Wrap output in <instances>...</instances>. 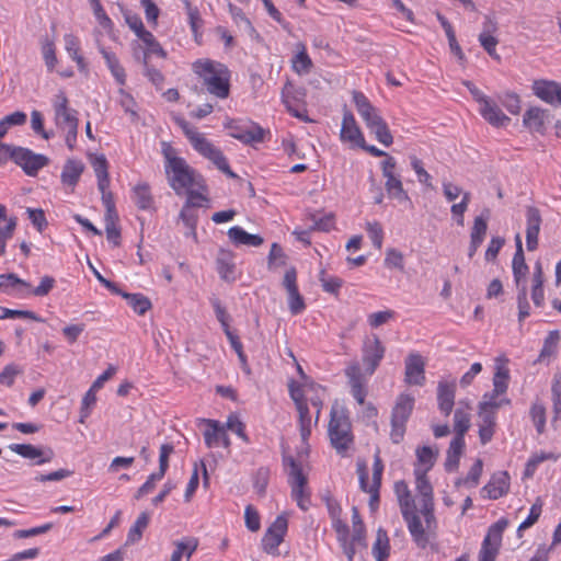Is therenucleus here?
<instances>
[{
	"label": "nucleus",
	"mask_w": 561,
	"mask_h": 561,
	"mask_svg": "<svg viewBox=\"0 0 561 561\" xmlns=\"http://www.w3.org/2000/svg\"><path fill=\"white\" fill-rule=\"evenodd\" d=\"M560 339L561 334L558 330L550 331L543 341V346L540 351L537 362L549 363L551 357H553L557 352Z\"/></svg>",
	"instance_id": "obj_42"
},
{
	"label": "nucleus",
	"mask_w": 561,
	"mask_h": 561,
	"mask_svg": "<svg viewBox=\"0 0 561 561\" xmlns=\"http://www.w3.org/2000/svg\"><path fill=\"white\" fill-rule=\"evenodd\" d=\"M165 172L170 186L178 195L184 194V190L194 185H202L203 176L192 169L184 159L165 152Z\"/></svg>",
	"instance_id": "obj_4"
},
{
	"label": "nucleus",
	"mask_w": 561,
	"mask_h": 561,
	"mask_svg": "<svg viewBox=\"0 0 561 561\" xmlns=\"http://www.w3.org/2000/svg\"><path fill=\"white\" fill-rule=\"evenodd\" d=\"M205 191L204 181L202 185H194L184 190V194L187 195L186 207H198L202 205V202H206L207 198L203 194Z\"/></svg>",
	"instance_id": "obj_53"
},
{
	"label": "nucleus",
	"mask_w": 561,
	"mask_h": 561,
	"mask_svg": "<svg viewBox=\"0 0 561 561\" xmlns=\"http://www.w3.org/2000/svg\"><path fill=\"white\" fill-rule=\"evenodd\" d=\"M65 49L71 59L77 64L80 71L87 70L84 58L80 54V42L77 36L71 33L64 35Z\"/></svg>",
	"instance_id": "obj_37"
},
{
	"label": "nucleus",
	"mask_w": 561,
	"mask_h": 561,
	"mask_svg": "<svg viewBox=\"0 0 561 561\" xmlns=\"http://www.w3.org/2000/svg\"><path fill=\"white\" fill-rule=\"evenodd\" d=\"M345 375L348 379L352 396L358 404L365 405L363 411L364 416L367 419H375L378 411L374 404L365 403V398L367 396V379L362 373L359 365L357 363L351 364L345 369Z\"/></svg>",
	"instance_id": "obj_10"
},
{
	"label": "nucleus",
	"mask_w": 561,
	"mask_h": 561,
	"mask_svg": "<svg viewBox=\"0 0 561 561\" xmlns=\"http://www.w3.org/2000/svg\"><path fill=\"white\" fill-rule=\"evenodd\" d=\"M283 286L288 295L289 311L293 314H299L305 310L306 305L297 287V273L294 267H290L286 271L283 279Z\"/></svg>",
	"instance_id": "obj_17"
},
{
	"label": "nucleus",
	"mask_w": 561,
	"mask_h": 561,
	"mask_svg": "<svg viewBox=\"0 0 561 561\" xmlns=\"http://www.w3.org/2000/svg\"><path fill=\"white\" fill-rule=\"evenodd\" d=\"M510 488V477L507 472L495 473L490 482L482 489L483 493L492 500L503 496Z\"/></svg>",
	"instance_id": "obj_31"
},
{
	"label": "nucleus",
	"mask_w": 561,
	"mask_h": 561,
	"mask_svg": "<svg viewBox=\"0 0 561 561\" xmlns=\"http://www.w3.org/2000/svg\"><path fill=\"white\" fill-rule=\"evenodd\" d=\"M207 430L204 432V438L206 445L211 448L222 443L225 447L230 446V439L226 434L224 425H220L218 421L209 420L207 422Z\"/></svg>",
	"instance_id": "obj_29"
},
{
	"label": "nucleus",
	"mask_w": 561,
	"mask_h": 561,
	"mask_svg": "<svg viewBox=\"0 0 561 561\" xmlns=\"http://www.w3.org/2000/svg\"><path fill=\"white\" fill-rule=\"evenodd\" d=\"M352 523L353 534L351 537L348 536V546H353L355 553L358 547L365 546V527L356 506H353L352 508Z\"/></svg>",
	"instance_id": "obj_36"
},
{
	"label": "nucleus",
	"mask_w": 561,
	"mask_h": 561,
	"mask_svg": "<svg viewBox=\"0 0 561 561\" xmlns=\"http://www.w3.org/2000/svg\"><path fill=\"white\" fill-rule=\"evenodd\" d=\"M530 416L538 433H542L546 426V408L540 402H535L530 408Z\"/></svg>",
	"instance_id": "obj_57"
},
{
	"label": "nucleus",
	"mask_w": 561,
	"mask_h": 561,
	"mask_svg": "<svg viewBox=\"0 0 561 561\" xmlns=\"http://www.w3.org/2000/svg\"><path fill=\"white\" fill-rule=\"evenodd\" d=\"M541 222L539 209L535 206H528L526 208V245L528 251H535L538 247Z\"/></svg>",
	"instance_id": "obj_26"
},
{
	"label": "nucleus",
	"mask_w": 561,
	"mask_h": 561,
	"mask_svg": "<svg viewBox=\"0 0 561 561\" xmlns=\"http://www.w3.org/2000/svg\"><path fill=\"white\" fill-rule=\"evenodd\" d=\"M389 538L386 530L379 528L377 530L376 540L373 546V554L376 561H386L389 557Z\"/></svg>",
	"instance_id": "obj_45"
},
{
	"label": "nucleus",
	"mask_w": 561,
	"mask_h": 561,
	"mask_svg": "<svg viewBox=\"0 0 561 561\" xmlns=\"http://www.w3.org/2000/svg\"><path fill=\"white\" fill-rule=\"evenodd\" d=\"M456 379L442 378L437 383V404L439 411L448 416L455 404Z\"/></svg>",
	"instance_id": "obj_22"
},
{
	"label": "nucleus",
	"mask_w": 561,
	"mask_h": 561,
	"mask_svg": "<svg viewBox=\"0 0 561 561\" xmlns=\"http://www.w3.org/2000/svg\"><path fill=\"white\" fill-rule=\"evenodd\" d=\"M394 492L402 515H407L412 511H416L415 501L411 495L408 484L404 481H397L394 483Z\"/></svg>",
	"instance_id": "obj_34"
},
{
	"label": "nucleus",
	"mask_w": 561,
	"mask_h": 561,
	"mask_svg": "<svg viewBox=\"0 0 561 561\" xmlns=\"http://www.w3.org/2000/svg\"><path fill=\"white\" fill-rule=\"evenodd\" d=\"M402 516L408 524L409 531L411 533L414 541L419 546L425 547L428 539L425 535V529L421 523V519L416 515V511H412L409 514Z\"/></svg>",
	"instance_id": "obj_35"
},
{
	"label": "nucleus",
	"mask_w": 561,
	"mask_h": 561,
	"mask_svg": "<svg viewBox=\"0 0 561 561\" xmlns=\"http://www.w3.org/2000/svg\"><path fill=\"white\" fill-rule=\"evenodd\" d=\"M295 88L290 82H287L283 90H282V100L283 103L286 105L287 110L295 116L305 121H308L307 117H304L301 113H299L297 110H295L291 106V100L295 98Z\"/></svg>",
	"instance_id": "obj_61"
},
{
	"label": "nucleus",
	"mask_w": 561,
	"mask_h": 561,
	"mask_svg": "<svg viewBox=\"0 0 561 561\" xmlns=\"http://www.w3.org/2000/svg\"><path fill=\"white\" fill-rule=\"evenodd\" d=\"M133 199L140 209H151L153 207V198L147 183H138L134 186Z\"/></svg>",
	"instance_id": "obj_41"
},
{
	"label": "nucleus",
	"mask_w": 561,
	"mask_h": 561,
	"mask_svg": "<svg viewBox=\"0 0 561 561\" xmlns=\"http://www.w3.org/2000/svg\"><path fill=\"white\" fill-rule=\"evenodd\" d=\"M437 453L431 447L424 446L416 450L417 465L415 469L424 470L426 473L435 463Z\"/></svg>",
	"instance_id": "obj_50"
},
{
	"label": "nucleus",
	"mask_w": 561,
	"mask_h": 561,
	"mask_svg": "<svg viewBox=\"0 0 561 561\" xmlns=\"http://www.w3.org/2000/svg\"><path fill=\"white\" fill-rule=\"evenodd\" d=\"M368 130L374 134L376 139L385 147H389L393 141V137L385 119L374 124V126L369 127Z\"/></svg>",
	"instance_id": "obj_52"
},
{
	"label": "nucleus",
	"mask_w": 561,
	"mask_h": 561,
	"mask_svg": "<svg viewBox=\"0 0 561 561\" xmlns=\"http://www.w3.org/2000/svg\"><path fill=\"white\" fill-rule=\"evenodd\" d=\"M84 165L79 160H68L61 172V182L66 185L73 186L79 181Z\"/></svg>",
	"instance_id": "obj_38"
},
{
	"label": "nucleus",
	"mask_w": 561,
	"mask_h": 561,
	"mask_svg": "<svg viewBox=\"0 0 561 561\" xmlns=\"http://www.w3.org/2000/svg\"><path fill=\"white\" fill-rule=\"evenodd\" d=\"M465 447V439L455 437L448 447L445 467L448 471H454L458 468L459 459Z\"/></svg>",
	"instance_id": "obj_40"
},
{
	"label": "nucleus",
	"mask_w": 561,
	"mask_h": 561,
	"mask_svg": "<svg viewBox=\"0 0 561 561\" xmlns=\"http://www.w3.org/2000/svg\"><path fill=\"white\" fill-rule=\"evenodd\" d=\"M284 466L287 469L288 483L291 489V497L299 508L307 511L311 504L307 476L302 472L301 465L291 456H284Z\"/></svg>",
	"instance_id": "obj_7"
},
{
	"label": "nucleus",
	"mask_w": 561,
	"mask_h": 561,
	"mask_svg": "<svg viewBox=\"0 0 561 561\" xmlns=\"http://www.w3.org/2000/svg\"><path fill=\"white\" fill-rule=\"evenodd\" d=\"M226 127L230 129V136L242 141L243 144L259 142L263 140V129L255 125H241L234 121H229Z\"/></svg>",
	"instance_id": "obj_24"
},
{
	"label": "nucleus",
	"mask_w": 561,
	"mask_h": 561,
	"mask_svg": "<svg viewBox=\"0 0 561 561\" xmlns=\"http://www.w3.org/2000/svg\"><path fill=\"white\" fill-rule=\"evenodd\" d=\"M367 233L373 244L380 250L383 242V230L378 221H368L366 224Z\"/></svg>",
	"instance_id": "obj_59"
},
{
	"label": "nucleus",
	"mask_w": 561,
	"mask_h": 561,
	"mask_svg": "<svg viewBox=\"0 0 561 561\" xmlns=\"http://www.w3.org/2000/svg\"><path fill=\"white\" fill-rule=\"evenodd\" d=\"M470 199H471L470 192H465L462 194L461 201L459 203L453 204L450 207L453 217L455 218L456 222L461 227L465 225L463 215L468 209Z\"/></svg>",
	"instance_id": "obj_54"
},
{
	"label": "nucleus",
	"mask_w": 561,
	"mask_h": 561,
	"mask_svg": "<svg viewBox=\"0 0 561 561\" xmlns=\"http://www.w3.org/2000/svg\"><path fill=\"white\" fill-rule=\"evenodd\" d=\"M470 405L465 401H460L454 414L455 437L463 438L465 434L470 428Z\"/></svg>",
	"instance_id": "obj_33"
},
{
	"label": "nucleus",
	"mask_w": 561,
	"mask_h": 561,
	"mask_svg": "<svg viewBox=\"0 0 561 561\" xmlns=\"http://www.w3.org/2000/svg\"><path fill=\"white\" fill-rule=\"evenodd\" d=\"M385 266L388 268L404 270V256L402 252L394 248H389L386 251Z\"/></svg>",
	"instance_id": "obj_56"
},
{
	"label": "nucleus",
	"mask_w": 561,
	"mask_h": 561,
	"mask_svg": "<svg viewBox=\"0 0 561 561\" xmlns=\"http://www.w3.org/2000/svg\"><path fill=\"white\" fill-rule=\"evenodd\" d=\"M330 416L328 427L330 442L339 454H344L352 447L354 440L347 412L335 403L331 408Z\"/></svg>",
	"instance_id": "obj_5"
},
{
	"label": "nucleus",
	"mask_w": 561,
	"mask_h": 561,
	"mask_svg": "<svg viewBox=\"0 0 561 561\" xmlns=\"http://www.w3.org/2000/svg\"><path fill=\"white\" fill-rule=\"evenodd\" d=\"M404 381L410 386L425 383V360L419 353H410L404 362Z\"/></svg>",
	"instance_id": "obj_19"
},
{
	"label": "nucleus",
	"mask_w": 561,
	"mask_h": 561,
	"mask_svg": "<svg viewBox=\"0 0 561 561\" xmlns=\"http://www.w3.org/2000/svg\"><path fill=\"white\" fill-rule=\"evenodd\" d=\"M288 390L298 412L300 436L305 443L309 438L312 428V417L309 412V407L307 402L304 401V394L295 388L294 380L289 381Z\"/></svg>",
	"instance_id": "obj_14"
},
{
	"label": "nucleus",
	"mask_w": 561,
	"mask_h": 561,
	"mask_svg": "<svg viewBox=\"0 0 561 561\" xmlns=\"http://www.w3.org/2000/svg\"><path fill=\"white\" fill-rule=\"evenodd\" d=\"M515 243L516 252L513 257L512 268L516 287L522 288V286H526V275L528 273V265L525 262L524 250L519 234L515 236Z\"/></svg>",
	"instance_id": "obj_27"
},
{
	"label": "nucleus",
	"mask_w": 561,
	"mask_h": 561,
	"mask_svg": "<svg viewBox=\"0 0 561 561\" xmlns=\"http://www.w3.org/2000/svg\"><path fill=\"white\" fill-rule=\"evenodd\" d=\"M329 512L337 541L348 561H352L354 558V548L353 546H348V526L341 519V507L337 504H329Z\"/></svg>",
	"instance_id": "obj_20"
},
{
	"label": "nucleus",
	"mask_w": 561,
	"mask_h": 561,
	"mask_svg": "<svg viewBox=\"0 0 561 561\" xmlns=\"http://www.w3.org/2000/svg\"><path fill=\"white\" fill-rule=\"evenodd\" d=\"M533 91L536 96L546 103L554 104L559 100L561 85L556 81L536 80L533 84Z\"/></svg>",
	"instance_id": "obj_28"
},
{
	"label": "nucleus",
	"mask_w": 561,
	"mask_h": 561,
	"mask_svg": "<svg viewBox=\"0 0 561 561\" xmlns=\"http://www.w3.org/2000/svg\"><path fill=\"white\" fill-rule=\"evenodd\" d=\"M385 346L377 335H373L364 341L363 363L368 375H373L385 355Z\"/></svg>",
	"instance_id": "obj_15"
},
{
	"label": "nucleus",
	"mask_w": 561,
	"mask_h": 561,
	"mask_svg": "<svg viewBox=\"0 0 561 561\" xmlns=\"http://www.w3.org/2000/svg\"><path fill=\"white\" fill-rule=\"evenodd\" d=\"M386 179L385 187L389 197L394 198L399 202L409 201V196L403 188L402 182L396 174H389L383 176Z\"/></svg>",
	"instance_id": "obj_43"
},
{
	"label": "nucleus",
	"mask_w": 561,
	"mask_h": 561,
	"mask_svg": "<svg viewBox=\"0 0 561 561\" xmlns=\"http://www.w3.org/2000/svg\"><path fill=\"white\" fill-rule=\"evenodd\" d=\"M499 100L511 114L517 115L520 112V100L517 94L507 92L499 96Z\"/></svg>",
	"instance_id": "obj_62"
},
{
	"label": "nucleus",
	"mask_w": 561,
	"mask_h": 561,
	"mask_svg": "<svg viewBox=\"0 0 561 561\" xmlns=\"http://www.w3.org/2000/svg\"><path fill=\"white\" fill-rule=\"evenodd\" d=\"M41 50L48 71H53L57 64L55 39L48 36L43 37Z\"/></svg>",
	"instance_id": "obj_49"
},
{
	"label": "nucleus",
	"mask_w": 561,
	"mask_h": 561,
	"mask_svg": "<svg viewBox=\"0 0 561 561\" xmlns=\"http://www.w3.org/2000/svg\"><path fill=\"white\" fill-rule=\"evenodd\" d=\"M507 364L508 359L505 356H499L495 358L494 376L492 379L493 389L492 391L483 394L478 408L496 413L502 407L511 404V399L505 397L510 381V369Z\"/></svg>",
	"instance_id": "obj_2"
},
{
	"label": "nucleus",
	"mask_w": 561,
	"mask_h": 561,
	"mask_svg": "<svg viewBox=\"0 0 561 561\" xmlns=\"http://www.w3.org/2000/svg\"><path fill=\"white\" fill-rule=\"evenodd\" d=\"M295 388L304 394V401L307 404L310 403L316 409L314 424H317L323 407L324 388L313 381H307L301 385L295 381Z\"/></svg>",
	"instance_id": "obj_23"
},
{
	"label": "nucleus",
	"mask_w": 561,
	"mask_h": 561,
	"mask_svg": "<svg viewBox=\"0 0 561 561\" xmlns=\"http://www.w3.org/2000/svg\"><path fill=\"white\" fill-rule=\"evenodd\" d=\"M352 95L357 113L365 122L367 128L383 119L379 114V111L370 103L364 93L359 91H353Z\"/></svg>",
	"instance_id": "obj_25"
},
{
	"label": "nucleus",
	"mask_w": 561,
	"mask_h": 561,
	"mask_svg": "<svg viewBox=\"0 0 561 561\" xmlns=\"http://www.w3.org/2000/svg\"><path fill=\"white\" fill-rule=\"evenodd\" d=\"M13 161L20 165L27 175H35L37 171L48 164V158L34 153L30 149L16 147Z\"/></svg>",
	"instance_id": "obj_16"
},
{
	"label": "nucleus",
	"mask_w": 561,
	"mask_h": 561,
	"mask_svg": "<svg viewBox=\"0 0 561 561\" xmlns=\"http://www.w3.org/2000/svg\"><path fill=\"white\" fill-rule=\"evenodd\" d=\"M95 402H96V390H93V388L90 387V389L85 392V394L82 399V403H81V409H80V422L81 423H83L84 419H87L90 415L91 408L95 404Z\"/></svg>",
	"instance_id": "obj_63"
},
{
	"label": "nucleus",
	"mask_w": 561,
	"mask_h": 561,
	"mask_svg": "<svg viewBox=\"0 0 561 561\" xmlns=\"http://www.w3.org/2000/svg\"><path fill=\"white\" fill-rule=\"evenodd\" d=\"M340 137L343 142H348L352 147L364 146V135L354 115L346 107L343 110Z\"/></svg>",
	"instance_id": "obj_21"
},
{
	"label": "nucleus",
	"mask_w": 561,
	"mask_h": 561,
	"mask_svg": "<svg viewBox=\"0 0 561 561\" xmlns=\"http://www.w3.org/2000/svg\"><path fill=\"white\" fill-rule=\"evenodd\" d=\"M319 279L323 290L327 293L336 294L342 286L341 278L328 276L324 271L320 272Z\"/></svg>",
	"instance_id": "obj_64"
},
{
	"label": "nucleus",
	"mask_w": 561,
	"mask_h": 561,
	"mask_svg": "<svg viewBox=\"0 0 561 561\" xmlns=\"http://www.w3.org/2000/svg\"><path fill=\"white\" fill-rule=\"evenodd\" d=\"M9 449L25 459L34 460L35 465L50 462L55 457V453L50 447H37L31 444H11L9 445Z\"/></svg>",
	"instance_id": "obj_18"
},
{
	"label": "nucleus",
	"mask_w": 561,
	"mask_h": 561,
	"mask_svg": "<svg viewBox=\"0 0 561 561\" xmlns=\"http://www.w3.org/2000/svg\"><path fill=\"white\" fill-rule=\"evenodd\" d=\"M217 271L220 277L226 282H233L234 277V264L230 252H221L217 259Z\"/></svg>",
	"instance_id": "obj_47"
},
{
	"label": "nucleus",
	"mask_w": 561,
	"mask_h": 561,
	"mask_svg": "<svg viewBox=\"0 0 561 561\" xmlns=\"http://www.w3.org/2000/svg\"><path fill=\"white\" fill-rule=\"evenodd\" d=\"M414 397L409 393H401L397 398L391 412V433L390 437L394 444H399L405 433V424L414 408Z\"/></svg>",
	"instance_id": "obj_9"
},
{
	"label": "nucleus",
	"mask_w": 561,
	"mask_h": 561,
	"mask_svg": "<svg viewBox=\"0 0 561 561\" xmlns=\"http://www.w3.org/2000/svg\"><path fill=\"white\" fill-rule=\"evenodd\" d=\"M479 436L482 444L489 443L494 434L496 425V413L478 408Z\"/></svg>",
	"instance_id": "obj_30"
},
{
	"label": "nucleus",
	"mask_w": 561,
	"mask_h": 561,
	"mask_svg": "<svg viewBox=\"0 0 561 561\" xmlns=\"http://www.w3.org/2000/svg\"><path fill=\"white\" fill-rule=\"evenodd\" d=\"M228 237L230 241L236 245H249L257 248L264 242L261 236L248 233L239 226L231 227L228 230Z\"/></svg>",
	"instance_id": "obj_32"
},
{
	"label": "nucleus",
	"mask_w": 561,
	"mask_h": 561,
	"mask_svg": "<svg viewBox=\"0 0 561 561\" xmlns=\"http://www.w3.org/2000/svg\"><path fill=\"white\" fill-rule=\"evenodd\" d=\"M224 426H225V430L227 428V430L236 433L243 442L249 443V437L244 431L245 426L242 423V421L239 419L238 415H236V414L229 415L228 420L226 422V425H224Z\"/></svg>",
	"instance_id": "obj_60"
},
{
	"label": "nucleus",
	"mask_w": 561,
	"mask_h": 561,
	"mask_svg": "<svg viewBox=\"0 0 561 561\" xmlns=\"http://www.w3.org/2000/svg\"><path fill=\"white\" fill-rule=\"evenodd\" d=\"M194 72L202 79L207 92L218 99H227L230 93V71L218 61L199 59L193 64Z\"/></svg>",
	"instance_id": "obj_1"
},
{
	"label": "nucleus",
	"mask_w": 561,
	"mask_h": 561,
	"mask_svg": "<svg viewBox=\"0 0 561 561\" xmlns=\"http://www.w3.org/2000/svg\"><path fill=\"white\" fill-rule=\"evenodd\" d=\"M53 107L56 126L66 133V145L72 150L78 135L79 119L77 111L69 107V101L64 91H59L55 95Z\"/></svg>",
	"instance_id": "obj_6"
},
{
	"label": "nucleus",
	"mask_w": 561,
	"mask_h": 561,
	"mask_svg": "<svg viewBox=\"0 0 561 561\" xmlns=\"http://www.w3.org/2000/svg\"><path fill=\"white\" fill-rule=\"evenodd\" d=\"M174 121L181 127L196 151L210 160L221 172L227 174L229 178H237V174L231 171L222 152L217 147H215L203 134H201L195 127L191 126L183 117H174Z\"/></svg>",
	"instance_id": "obj_3"
},
{
	"label": "nucleus",
	"mask_w": 561,
	"mask_h": 561,
	"mask_svg": "<svg viewBox=\"0 0 561 561\" xmlns=\"http://www.w3.org/2000/svg\"><path fill=\"white\" fill-rule=\"evenodd\" d=\"M298 51L291 60L293 69L299 76L307 75L311 71L313 64L306 51L302 43L297 44Z\"/></svg>",
	"instance_id": "obj_39"
},
{
	"label": "nucleus",
	"mask_w": 561,
	"mask_h": 561,
	"mask_svg": "<svg viewBox=\"0 0 561 561\" xmlns=\"http://www.w3.org/2000/svg\"><path fill=\"white\" fill-rule=\"evenodd\" d=\"M394 316H396V313L393 310H390V309L381 310V311H377V312H373V313L368 314L367 322L371 328L377 329V328L388 323L390 320H392L394 318Z\"/></svg>",
	"instance_id": "obj_58"
},
{
	"label": "nucleus",
	"mask_w": 561,
	"mask_h": 561,
	"mask_svg": "<svg viewBox=\"0 0 561 561\" xmlns=\"http://www.w3.org/2000/svg\"><path fill=\"white\" fill-rule=\"evenodd\" d=\"M462 84L469 90L473 100L479 103V113L490 125L504 127L510 123V117L503 113L493 99L485 95L469 80H463Z\"/></svg>",
	"instance_id": "obj_8"
},
{
	"label": "nucleus",
	"mask_w": 561,
	"mask_h": 561,
	"mask_svg": "<svg viewBox=\"0 0 561 561\" xmlns=\"http://www.w3.org/2000/svg\"><path fill=\"white\" fill-rule=\"evenodd\" d=\"M507 525V519L502 518L489 528L488 535L485 536L482 543L479 561H495V557L501 545L502 535Z\"/></svg>",
	"instance_id": "obj_12"
},
{
	"label": "nucleus",
	"mask_w": 561,
	"mask_h": 561,
	"mask_svg": "<svg viewBox=\"0 0 561 561\" xmlns=\"http://www.w3.org/2000/svg\"><path fill=\"white\" fill-rule=\"evenodd\" d=\"M288 527L287 518L277 516L274 523L266 529L262 538L263 550L272 556H278V546L284 540Z\"/></svg>",
	"instance_id": "obj_13"
},
{
	"label": "nucleus",
	"mask_w": 561,
	"mask_h": 561,
	"mask_svg": "<svg viewBox=\"0 0 561 561\" xmlns=\"http://www.w3.org/2000/svg\"><path fill=\"white\" fill-rule=\"evenodd\" d=\"M546 113L539 107H531L524 114V125L534 131H540L545 125Z\"/></svg>",
	"instance_id": "obj_46"
},
{
	"label": "nucleus",
	"mask_w": 561,
	"mask_h": 561,
	"mask_svg": "<svg viewBox=\"0 0 561 561\" xmlns=\"http://www.w3.org/2000/svg\"><path fill=\"white\" fill-rule=\"evenodd\" d=\"M134 311L140 316L145 314L150 308V300L141 294H123Z\"/></svg>",
	"instance_id": "obj_51"
},
{
	"label": "nucleus",
	"mask_w": 561,
	"mask_h": 561,
	"mask_svg": "<svg viewBox=\"0 0 561 561\" xmlns=\"http://www.w3.org/2000/svg\"><path fill=\"white\" fill-rule=\"evenodd\" d=\"M489 210H485V216H478L474 218L473 226L470 233V239L483 242L488 229Z\"/></svg>",
	"instance_id": "obj_55"
},
{
	"label": "nucleus",
	"mask_w": 561,
	"mask_h": 561,
	"mask_svg": "<svg viewBox=\"0 0 561 561\" xmlns=\"http://www.w3.org/2000/svg\"><path fill=\"white\" fill-rule=\"evenodd\" d=\"M91 164L98 178V187L104 188V186H110V179L107 172V161L104 156H93L91 157Z\"/></svg>",
	"instance_id": "obj_48"
},
{
	"label": "nucleus",
	"mask_w": 561,
	"mask_h": 561,
	"mask_svg": "<svg viewBox=\"0 0 561 561\" xmlns=\"http://www.w3.org/2000/svg\"><path fill=\"white\" fill-rule=\"evenodd\" d=\"M416 491L421 499V514L425 518L426 528L430 530L435 526L433 488L426 478L424 470L414 469Z\"/></svg>",
	"instance_id": "obj_11"
},
{
	"label": "nucleus",
	"mask_w": 561,
	"mask_h": 561,
	"mask_svg": "<svg viewBox=\"0 0 561 561\" xmlns=\"http://www.w3.org/2000/svg\"><path fill=\"white\" fill-rule=\"evenodd\" d=\"M149 514L147 512H142L136 519L135 524L130 527L125 546H130L138 542L141 539L144 530L148 527L149 524Z\"/></svg>",
	"instance_id": "obj_44"
}]
</instances>
